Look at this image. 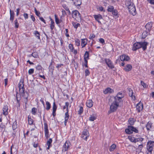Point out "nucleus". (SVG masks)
Listing matches in <instances>:
<instances>
[{
	"instance_id": "nucleus-1",
	"label": "nucleus",
	"mask_w": 154,
	"mask_h": 154,
	"mask_svg": "<svg viewBox=\"0 0 154 154\" xmlns=\"http://www.w3.org/2000/svg\"><path fill=\"white\" fill-rule=\"evenodd\" d=\"M125 4L128 7L129 12L133 16L137 14L135 7L134 4L131 2V0H125Z\"/></svg>"
},
{
	"instance_id": "nucleus-2",
	"label": "nucleus",
	"mask_w": 154,
	"mask_h": 154,
	"mask_svg": "<svg viewBox=\"0 0 154 154\" xmlns=\"http://www.w3.org/2000/svg\"><path fill=\"white\" fill-rule=\"evenodd\" d=\"M109 104H110V109L111 112H114L116 110L118 107L119 106L118 104L115 103L112 100V99L109 98Z\"/></svg>"
},
{
	"instance_id": "nucleus-3",
	"label": "nucleus",
	"mask_w": 154,
	"mask_h": 154,
	"mask_svg": "<svg viewBox=\"0 0 154 154\" xmlns=\"http://www.w3.org/2000/svg\"><path fill=\"white\" fill-rule=\"evenodd\" d=\"M154 146V141L151 140L149 141L146 144V149L147 151L149 152L150 154L152 153V152Z\"/></svg>"
},
{
	"instance_id": "nucleus-4",
	"label": "nucleus",
	"mask_w": 154,
	"mask_h": 154,
	"mask_svg": "<svg viewBox=\"0 0 154 154\" xmlns=\"http://www.w3.org/2000/svg\"><path fill=\"white\" fill-rule=\"evenodd\" d=\"M45 114H44L43 115V120L44 122H45L44 125V131L45 133V135L46 138L48 139V135H49V131L48 129V125L47 124V123L45 119Z\"/></svg>"
},
{
	"instance_id": "nucleus-5",
	"label": "nucleus",
	"mask_w": 154,
	"mask_h": 154,
	"mask_svg": "<svg viewBox=\"0 0 154 154\" xmlns=\"http://www.w3.org/2000/svg\"><path fill=\"white\" fill-rule=\"evenodd\" d=\"M104 61L110 69H112L114 68V66L112 62L109 58H105Z\"/></svg>"
},
{
	"instance_id": "nucleus-6",
	"label": "nucleus",
	"mask_w": 154,
	"mask_h": 154,
	"mask_svg": "<svg viewBox=\"0 0 154 154\" xmlns=\"http://www.w3.org/2000/svg\"><path fill=\"white\" fill-rule=\"evenodd\" d=\"M89 136L88 131L86 129H84L82 132L81 137L85 140H87L88 137Z\"/></svg>"
},
{
	"instance_id": "nucleus-7",
	"label": "nucleus",
	"mask_w": 154,
	"mask_h": 154,
	"mask_svg": "<svg viewBox=\"0 0 154 154\" xmlns=\"http://www.w3.org/2000/svg\"><path fill=\"white\" fill-rule=\"evenodd\" d=\"M110 98L112 99V100L114 102L119 105V103H123V100L122 99L118 97H117L115 96L113 97Z\"/></svg>"
},
{
	"instance_id": "nucleus-8",
	"label": "nucleus",
	"mask_w": 154,
	"mask_h": 154,
	"mask_svg": "<svg viewBox=\"0 0 154 154\" xmlns=\"http://www.w3.org/2000/svg\"><path fill=\"white\" fill-rule=\"evenodd\" d=\"M140 42H137L134 43L133 46L132 50L133 51H136L137 49H139L141 48V46Z\"/></svg>"
},
{
	"instance_id": "nucleus-9",
	"label": "nucleus",
	"mask_w": 154,
	"mask_h": 154,
	"mask_svg": "<svg viewBox=\"0 0 154 154\" xmlns=\"http://www.w3.org/2000/svg\"><path fill=\"white\" fill-rule=\"evenodd\" d=\"M69 48L70 50V51L72 52L74 54L76 55L77 54V50L74 49V47L72 44H69Z\"/></svg>"
},
{
	"instance_id": "nucleus-10",
	"label": "nucleus",
	"mask_w": 154,
	"mask_h": 154,
	"mask_svg": "<svg viewBox=\"0 0 154 154\" xmlns=\"http://www.w3.org/2000/svg\"><path fill=\"white\" fill-rule=\"evenodd\" d=\"M140 45L141 46V48H142L143 51H145L146 50L147 48V45H148V43L146 42H140Z\"/></svg>"
},
{
	"instance_id": "nucleus-11",
	"label": "nucleus",
	"mask_w": 154,
	"mask_h": 154,
	"mask_svg": "<svg viewBox=\"0 0 154 154\" xmlns=\"http://www.w3.org/2000/svg\"><path fill=\"white\" fill-rule=\"evenodd\" d=\"M72 1L73 4L76 6H80L82 4V0H69Z\"/></svg>"
},
{
	"instance_id": "nucleus-12",
	"label": "nucleus",
	"mask_w": 154,
	"mask_h": 154,
	"mask_svg": "<svg viewBox=\"0 0 154 154\" xmlns=\"http://www.w3.org/2000/svg\"><path fill=\"white\" fill-rule=\"evenodd\" d=\"M94 17L95 19V20L99 23H101L100 20L102 19V17L100 14L94 15Z\"/></svg>"
},
{
	"instance_id": "nucleus-13",
	"label": "nucleus",
	"mask_w": 154,
	"mask_h": 154,
	"mask_svg": "<svg viewBox=\"0 0 154 154\" xmlns=\"http://www.w3.org/2000/svg\"><path fill=\"white\" fill-rule=\"evenodd\" d=\"M70 145V143H69L66 141L63 146V149L62 150L63 151L64 149L65 151L67 150L69 147Z\"/></svg>"
},
{
	"instance_id": "nucleus-14",
	"label": "nucleus",
	"mask_w": 154,
	"mask_h": 154,
	"mask_svg": "<svg viewBox=\"0 0 154 154\" xmlns=\"http://www.w3.org/2000/svg\"><path fill=\"white\" fill-rule=\"evenodd\" d=\"M80 14L78 11L75 10L72 11V16L73 18H76L78 16L80 17Z\"/></svg>"
},
{
	"instance_id": "nucleus-15",
	"label": "nucleus",
	"mask_w": 154,
	"mask_h": 154,
	"mask_svg": "<svg viewBox=\"0 0 154 154\" xmlns=\"http://www.w3.org/2000/svg\"><path fill=\"white\" fill-rule=\"evenodd\" d=\"M129 91V96L131 97V98L133 99L134 100H135L136 99L134 95H133V92L132 89L131 88H129L128 89Z\"/></svg>"
},
{
	"instance_id": "nucleus-16",
	"label": "nucleus",
	"mask_w": 154,
	"mask_h": 154,
	"mask_svg": "<svg viewBox=\"0 0 154 154\" xmlns=\"http://www.w3.org/2000/svg\"><path fill=\"white\" fill-rule=\"evenodd\" d=\"M136 109L139 112L143 108V105L140 102L138 103L136 106Z\"/></svg>"
},
{
	"instance_id": "nucleus-17",
	"label": "nucleus",
	"mask_w": 154,
	"mask_h": 154,
	"mask_svg": "<svg viewBox=\"0 0 154 154\" xmlns=\"http://www.w3.org/2000/svg\"><path fill=\"white\" fill-rule=\"evenodd\" d=\"M24 80L23 79H21L20 82L18 84V87L19 89L21 88H24V85L23 84Z\"/></svg>"
},
{
	"instance_id": "nucleus-18",
	"label": "nucleus",
	"mask_w": 154,
	"mask_h": 154,
	"mask_svg": "<svg viewBox=\"0 0 154 154\" xmlns=\"http://www.w3.org/2000/svg\"><path fill=\"white\" fill-rule=\"evenodd\" d=\"M87 106L89 108H91L93 105V101L92 100H88L86 102Z\"/></svg>"
},
{
	"instance_id": "nucleus-19",
	"label": "nucleus",
	"mask_w": 154,
	"mask_h": 154,
	"mask_svg": "<svg viewBox=\"0 0 154 154\" xmlns=\"http://www.w3.org/2000/svg\"><path fill=\"white\" fill-rule=\"evenodd\" d=\"M10 20L11 21V22H13L14 18V13L13 11H12L11 9L10 10Z\"/></svg>"
},
{
	"instance_id": "nucleus-20",
	"label": "nucleus",
	"mask_w": 154,
	"mask_h": 154,
	"mask_svg": "<svg viewBox=\"0 0 154 154\" xmlns=\"http://www.w3.org/2000/svg\"><path fill=\"white\" fill-rule=\"evenodd\" d=\"M104 93L106 94L108 93H112L114 92V91L109 88H106L103 91Z\"/></svg>"
},
{
	"instance_id": "nucleus-21",
	"label": "nucleus",
	"mask_w": 154,
	"mask_h": 154,
	"mask_svg": "<svg viewBox=\"0 0 154 154\" xmlns=\"http://www.w3.org/2000/svg\"><path fill=\"white\" fill-rule=\"evenodd\" d=\"M81 46L82 48H84L87 44V40L86 38L81 39Z\"/></svg>"
},
{
	"instance_id": "nucleus-22",
	"label": "nucleus",
	"mask_w": 154,
	"mask_h": 154,
	"mask_svg": "<svg viewBox=\"0 0 154 154\" xmlns=\"http://www.w3.org/2000/svg\"><path fill=\"white\" fill-rule=\"evenodd\" d=\"M8 107L7 105L5 106L3 108V114L6 116L8 114Z\"/></svg>"
},
{
	"instance_id": "nucleus-23",
	"label": "nucleus",
	"mask_w": 154,
	"mask_h": 154,
	"mask_svg": "<svg viewBox=\"0 0 154 154\" xmlns=\"http://www.w3.org/2000/svg\"><path fill=\"white\" fill-rule=\"evenodd\" d=\"M131 65L130 64H128L125 67L124 69L126 72H128L130 71L132 69Z\"/></svg>"
},
{
	"instance_id": "nucleus-24",
	"label": "nucleus",
	"mask_w": 154,
	"mask_h": 154,
	"mask_svg": "<svg viewBox=\"0 0 154 154\" xmlns=\"http://www.w3.org/2000/svg\"><path fill=\"white\" fill-rule=\"evenodd\" d=\"M152 27V22L148 23L145 26V27L146 29H147L148 31L150 30Z\"/></svg>"
},
{
	"instance_id": "nucleus-25",
	"label": "nucleus",
	"mask_w": 154,
	"mask_h": 154,
	"mask_svg": "<svg viewBox=\"0 0 154 154\" xmlns=\"http://www.w3.org/2000/svg\"><path fill=\"white\" fill-rule=\"evenodd\" d=\"M69 115L68 114L67 112L65 113V121H64V125L65 126L66 125L67 122H68V119L69 118Z\"/></svg>"
},
{
	"instance_id": "nucleus-26",
	"label": "nucleus",
	"mask_w": 154,
	"mask_h": 154,
	"mask_svg": "<svg viewBox=\"0 0 154 154\" xmlns=\"http://www.w3.org/2000/svg\"><path fill=\"white\" fill-rule=\"evenodd\" d=\"M131 126H128V128L126 129L125 130V132L127 134H131L132 133V132L131 131Z\"/></svg>"
},
{
	"instance_id": "nucleus-27",
	"label": "nucleus",
	"mask_w": 154,
	"mask_h": 154,
	"mask_svg": "<svg viewBox=\"0 0 154 154\" xmlns=\"http://www.w3.org/2000/svg\"><path fill=\"white\" fill-rule=\"evenodd\" d=\"M152 124L149 122H148L146 125V127L148 131H149L152 128Z\"/></svg>"
},
{
	"instance_id": "nucleus-28",
	"label": "nucleus",
	"mask_w": 154,
	"mask_h": 154,
	"mask_svg": "<svg viewBox=\"0 0 154 154\" xmlns=\"http://www.w3.org/2000/svg\"><path fill=\"white\" fill-rule=\"evenodd\" d=\"M33 34L37 39H40V34L37 31H35Z\"/></svg>"
},
{
	"instance_id": "nucleus-29",
	"label": "nucleus",
	"mask_w": 154,
	"mask_h": 154,
	"mask_svg": "<svg viewBox=\"0 0 154 154\" xmlns=\"http://www.w3.org/2000/svg\"><path fill=\"white\" fill-rule=\"evenodd\" d=\"M89 52L88 51H86L84 55V59H89Z\"/></svg>"
},
{
	"instance_id": "nucleus-30",
	"label": "nucleus",
	"mask_w": 154,
	"mask_h": 154,
	"mask_svg": "<svg viewBox=\"0 0 154 154\" xmlns=\"http://www.w3.org/2000/svg\"><path fill=\"white\" fill-rule=\"evenodd\" d=\"M135 121L134 119L133 118H130L128 120V122L131 125L134 124Z\"/></svg>"
},
{
	"instance_id": "nucleus-31",
	"label": "nucleus",
	"mask_w": 154,
	"mask_h": 154,
	"mask_svg": "<svg viewBox=\"0 0 154 154\" xmlns=\"http://www.w3.org/2000/svg\"><path fill=\"white\" fill-rule=\"evenodd\" d=\"M28 123L30 125H32L33 123V119L31 118V116H29L28 117Z\"/></svg>"
},
{
	"instance_id": "nucleus-32",
	"label": "nucleus",
	"mask_w": 154,
	"mask_h": 154,
	"mask_svg": "<svg viewBox=\"0 0 154 154\" xmlns=\"http://www.w3.org/2000/svg\"><path fill=\"white\" fill-rule=\"evenodd\" d=\"M116 96L122 99L124 97V94H122V92H119L117 94Z\"/></svg>"
},
{
	"instance_id": "nucleus-33",
	"label": "nucleus",
	"mask_w": 154,
	"mask_h": 154,
	"mask_svg": "<svg viewBox=\"0 0 154 154\" xmlns=\"http://www.w3.org/2000/svg\"><path fill=\"white\" fill-rule=\"evenodd\" d=\"M0 128L1 129V131H2L3 133L5 130V125L2 123H1L0 125Z\"/></svg>"
},
{
	"instance_id": "nucleus-34",
	"label": "nucleus",
	"mask_w": 154,
	"mask_h": 154,
	"mask_svg": "<svg viewBox=\"0 0 154 154\" xmlns=\"http://www.w3.org/2000/svg\"><path fill=\"white\" fill-rule=\"evenodd\" d=\"M72 24L74 27L76 29L80 26V24L79 23H76L74 22H72Z\"/></svg>"
},
{
	"instance_id": "nucleus-35",
	"label": "nucleus",
	"mask_w": 154,
	"mask_h": 154,
	"mask_svg": "<svg viewBox=\"0 0 154 154\" xmlns=\"http://www.w3.org/2000/svg\"><path fill=\"white\" fill-rule=\"evenodd\" d=\"M20 96L23 97L24 98L27 100L28 97V94L27 92L26 91V92L23 94L21 95Z\"/></svg>"
},
{
	"instance_id": "nucleus-36",
	"label": "nucleus",
	"mask_w": 154,
	"mask_h": 154,
	"mask_svg": "<svg viewBox=\"0 0 154 154\" xmlns=\"http://www.w3.org/2000/svg\"><path fill=\"white\" fill-rule=\"evenodd\" d=\"M46 109L47 110H48L51 108V106L50 103L48 101L46 102Z\"/></svg>"
},
{
	"instance_id": "nucleus-37",
	"label": "nucleus",
	"mask_w": 154,
	"mask_h": 154,
	"mask_svg": "<svg viewBox=\"0 0 154 154\" xmlns=\"http://www.w3.org/2000/svg\"><path fill=\"white\" fill-rule=\"evenodd\" d=\"M75 45L77 46H79L80 44V40L78 38H75Z\"/></svg>"
},
{
	"instance_id": "nucleus-38",
	"label": "nucleus",
	"mask_w": 154,
	"mask_h": 154,
	"mask_svg": "<svg viewBox=\"0 0 154 154\" xmlns=\"http://www.w3.org/2000/svg\"><path fill=\"white\" fill-rule=\"evenodd\" d=\"M51 24L50 25V28L51 30H52L53 29L54 27V21L52 20L51 19Z\"/></svg>"
},
{
	"instance_id": "nucleus-39",
	"label": "nucleus",
	"mask_w": 154,
	"mask_h": 154,
	"mask_svg": "<svg viewBox=\"0 0 154 154\" xmlns=\"http://www.w3.org/2000/svg\"><path fill=\"white\" fill-rule=\"evenodd\" d=\"M131 131L133 132V131L135 132L136 133H137L138 132V130L135 128L133 126H131Z\"/></svg>"
},
{
	"instance_id": "nucleus-40",
	"label": "nucleus",
	"mask_w": 154,
	"mask_h": 154,
	"mask_svg": "<svg viewBox=\"0 0 154 154\" xmlns=\"http://www.w3.org/2000/svg\"><path fill=\"white\" fill-rule=\"evenodd\" d=\"M12 128L13 130H15L17 128V125L16 121L13 122L12 125Z\"/></svg>"
},
{
	"instance_id": "nucleus-41",
	"label": "nucleus",
	"mask_w": 154,
	"mask_h": 154,
	"mask_svg": "<svg viewBox=\"0 0 154 154\" xmlns=\"http://www.w3.org/2000/svg\"><path fill=\"white\" fill-rule=\"evenodd\" d=\"M116 147V145L114 144H113L110 147L109 150L110 151H112L114 150Z\"/></svg>"
},
{
	"instance_id": "nucleus-42",
	"label": "nucleus",
	"mask_w": 154,
	"mask_h": 154,
	"mask_svg": "<svg viewBox=\"0 0 154 154\" xmlns=\"http://www.w3.org/2000/svg\"><path fill=\"white\" fill-rule=\"evenodd\" d=\"M114 9V7L112 6H109L107 10L109 12H112L113 11Z\"/></svg>"
},
{
	"instance_id": "nucleus-43",
	"label": "nucleus",
	"mask_w": 154,
	"mask_h": 154,
	"mask_svg": "<svg viewBox=\"0 0 154 154\" xmlns=\"http://www.w3.org/2000/svg\"><path fill=\"white\" fill-rule=\"evenodd\" d=\"M14 27L16 28H17L19 27V24L18 23V21L17 19H16L14 21Z\"/></svg>"
},
{
	"instance_id": "nucleus-44",
	"label": "nucleus",
	"mask_w": 154,
	"mask_h": 154,
	"mask_svg": "<svg viewBox=\"0 0 154 154\" xmlns=\"http://www.w3.org/2000/svg\"><path fill=\"white\" fill-rule=\"evenodd\" d=\"M54 17H55V21L56 23L57 24H58L60 23V22H59V20L58 18L57 17V16L56 14L54 15Z\"/></svg>"
},
{
	"instance_id": "nucleus-45",
	"label": "nucleus",
	"mask_w": 154,
	"mask_h": 154,
	"mask_svg": "<svg viewBox=\"0 0 154 154\" xmlns=\"http://www.w3.org/2000/svg\"><path fill=\"white\" fill-rule=\"evenodd\" d=\"M63 7L66 11H68L69 13L70 14V12L69 10V8L66 5H63Z\"/></svg>"
},
{
	"instance_id": "nucleus-46",
	"label": "nucleus",
	"mask_w": 154,
	"mask_h": 154,
	"mask_svg": "<svg viewBox=\"0 0 154 154\" xmlns=\"http://www.w3.org/2000/svg\"><path fill=\"white\" fill-rule=\"evenodd\" d=\"M37 111V109L35 107H33L32 109V113L33 115H35Z\"/></svg>"
},
{
	"instance_id": "nucleus-47",
	"label": "nucleus",
	"mask_w": 154,
	"mask_h": 154,
	"mask_svg": "<svg viewBox=\"0 0 154 154\" xmlns=\"http://www.w3.org/2000/svg\"><path fill=\"white\" fill-rule=\"evenodd\" d=\"M19 92L20 95L23 94L26 92L25 91L24 88H21L19 89Z\"/></svg>"
},
{
	"instance_id": "nucleus-48",
	"label": "nucleus",
	"mask_w": 154,
	"mask_h": 154,
	"mask_svg": "<svg viewBox=\"0 0 154 154\" xmlns=\"http://www.w3.org/2000/svg\"><path fill=\"white\" fill-rule=\"evenodd\" d=\"M57 106H56L55 102H54L53 103V111H56L57 109Z\"/></svg>"
},
{
	"instance_id": "nucleus-49",
	"label": "nucleus",
	"mask_w": 154,
	"mask_h": 154,
	"mask_svg": "<svg viewBox=\"0 0 154 154\" xmlns=\"http://www.w3.org/2000/svg\"><path fill=\"white\" fill-rule=\"evenodd\" d=\"M83 112V108L81 106L80 107L78 111V114L79 115H81Z\"/></svg>"
},
{
	"instance_id": "nucleus-50",
	"label": "nucleus",
	"mask_w": 154,
	"mask_h": 154,
	"mask_svg": "<svg viewBox=\"0 0 154 154\" xmlns=\"http://www.w3.org/2000/svg\"><path fill=\"white\" fill-rule=\"evenodd\" d=\"M120 60L122 61H125V55H122L120 57Z\"/></svg>"
},
{
	"instance_id": "nucleus-51",
	"label": "nucleus",
	"mask_w": 154,
	"mask_h": 154,
	"mask_svg": "<svg viewBox=\"0 0 154 154\" xmlns=\"http://www.w3.org/2000/svg\"><path fill=\"white\" fill-rule=\"evenodd\" d=\"M96 119L95 117L94 116H91L89 119V120L91 121H93Z\"/></svg>"
},
{
	"instance_id": "nucleus-52",
	"label": "nucleus",
	"mask_w": 154,
	"mask_h": 154,
	"mask_svg": "<svg viewBox=\"0 0 154 154\" xmlns=\"http://www.w3.org/2000/svg\"><path fill=\"white\" fill-rule=\"evenodd\" d=\"M34 71V69H30L28 71V73L29 75H31L32 74Z\"/></svg>"
},
{
	"instance_id": "nucleus-53",
	"label": "nucleus",
	"mask_w": 154,
	"mask_h": 154,
	"mask_svg": "<svg viewBox=\"0 0 154 154\" xmlns=\"http://www.w3.org/2000/svg\"><path fill=\"white\" fill-rule=\"evenodd\" d=\"M69 103L67 102H66V103H65V106H66V111H67V112H66V113H67V114H69V110H68V106H69Z\"/></svg>"
},
{
	"instance_id": "nucleus-54",
	"label": "nucleus",
	"mask_w": 154,
	"mask_h": 154,
	"mask_svg": "<svg viewBox=\"0 0 154 154\" xmlns=\"http://www.w3.org/2000/svg\"><path fill=\"white\" fill-rule=\"evenodd\" d=\"M112 14L114 16H116L118 14L117 11L116 10H114L112 11Z\"/></svg>"
},
{
	"instance_id": "nucleus-55",
	"label": "nucleus",
	"mask_w": 154,
	"mask_h": 154,
	"mask_svg": "<svg viewBox=\"0 0 154 154\" xmlns=\"http://www.w3.org/2000/svg\"><path fill=\"white\" fill-rule=\"evenodd\" d=\"M141 85L143 86V88H146V84L143 81H141Z\"/></svg>"
},
{
	"instance_id": "nucleus-56",
	"label": "nucleus",
	"mask_w": 154,
	"mask_h": 154,
	"mask_svg": "<svg viewBox=\"0 0 154 154\" xmlns=\"http://www.w3.org/2000/svg\"><path fill=\"white\" fill-rule=\"evenodd\" d=\"M85 76H87L89 75L90 73V72L89 71V70L88 69H86L85 71Z\"/></svg>"
},
{
	"instance_id": "nucleus-57",
	"label": "nucleus",
	"mask_w": 154,
	"mask_h": 154,
	"mask_svg": "<svg viewBox=\"0 0 154 154\" xmlns=\"http://www.w3.org/2000/svg\"><path fill=\"white\" fill-rule=\"evenodd\" d=\"M52 140L51 138H50L47 142V144L49 145H51L52 142Z\"/></svg>"
},
{
	"instance_id": "nucleus-58",
	"label": "nucleus",
	"mask_w": 154,
	"mask_h": 154,
	"mask_svg": "<svg viewBox=\"0 0 154 154\" xmlns=\"http://www.w3.org/2000/svg\"><path fill=\"white\" fill-rule=\"evenodd\" d=\"M36 69L37 70H40L42 69V67L40 65H38L36 67Z\"/></svg>"
},
{
	"instance_id": "nucleus-59",
	"label": "nucleus",
	"mask_w": 154,
	"mask_h": 154,
	"mask_svg": "<svg viewBox=\"0 0 154 154\" xmlns=\"http://www.w3.org/2000/svg\"><path fill=\"white\" fill-rule=\"evenodd\" d=\"M18 94V93H17L16 94V99L17 102H19L20 100V96L19 97H18L17 95Z\"/></svg>"
},
{
	"instance_id": "nucleus-60",
	"label": "nucleus",
	"mask_w": 154,
	"mask_h": 154,
	"mask_svg": "<svg viewBox=\"0 0 154 154\" xmlns=\"http://www.w3.org/2000/svg\"><path fill=\"white\" fill-rule=\"evenodd\" d=\"M23 16L25 19H28V15L27 13H24L23 14Z\"/></svg>"
},
{
	"instance_id": "nucleus-61",
	"label": "nucleus",
	"mask_w": 154,
	"mask_h": 154,
	"mask_svg": "<svg viewBox=\"0 0 154 154\" xmlns=\"http://www.w3.org/2000/svg\"><path fill=\"white\" fill-rule=\"evenodd\" d=\"M95 37L94 35L92 34H91L89 38L91 39H93Z\"/></svg>"
},
{
	"instance_id": "nucleus-62",
	"label": "nucleus",
	"mask_w": 154,
	"mask_h": 154,
	"mask_svg": "<svg viewBox=\"0 0 154 154\" xmlns=\"http://www.w3.org/2000/svg\"><path fill=\"white\" fill-rule=\"evenodd\" d=\"M99 40L100 42L102 44H103V43H104V42H105V41H104V39L102 38H100L99 39Z\"/></svg>"
},
{
	"instance_id": "nucleus-63",
	"label": "nucleus",
	"mask_w": 154,
	"mask_h": 154,
	"mask_svg": "<svg viewBox=\"0 0 154 154\" xmlns=\"http://www.w3.org/2000/svg\"><path fill=\"white\" fill-rule=\"evenodd\" d=\"M143 139H144V138H137V142H139L140 141L142 142L143 140Z\"/></svg>"
},
{
	"instance_id": "nucleus-64",
	"label": "nucleus",
	"mask_w": 154,
	"mask_h": 154,
	"mask_svg": "<svg viewBox=\"0 0 154 154\" xmlns=\"http://www.w3.org/2000/svg\"><path fill=\"white\" fill-rule=\"evenodd\" d=\"M147 1L150 4L154 5V0H147Z\"/></svg>"
}]
</instances>
